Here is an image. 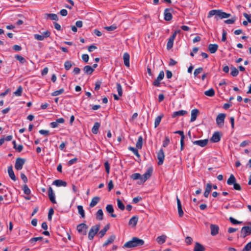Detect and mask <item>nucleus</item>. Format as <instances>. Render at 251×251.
<instances>
[{"instance_id":"nucleus-52","label":"nucleus","mask_w":251,"mask_h":251,"mask_svg":"<svg viewBox=\"0 0 251 251\" xmlns=\"http://www.w3.org/2000/svg\"><path fill=\"white\" fill-rule=\"evenodd\" d=\"M54 213V210L52 208L50 209L49 213H48V219L49 221L51 220L52 216Z\"/></svg>"},{"instance_id":"nucleus-33","label":"nucleus","mask_w":251,"mask_h":251,"mask_svg":"<svg viewBox=\"0 0 251 251\" xmlns=\"http://www.w3.org/2000/svg\"><path fill=\"white\" fill-rule=\"evenodd\" d=\"M13 148L17 150L18 152H20L23 149V146L22 145H16V142L15 140L13 141Z\"/></svg>"},{"instance_id":"nucleus-8","label":"nucleus","mask_w":251,"mask_h":251,"mask_svg":"<svg viewBox=\"0 0 251 251\" xmlns=\"http://www.w3.org/2000/svg\"><path fill=\"white\" fill-rule=\"evenodd\" d=\"M251 234V226H243L241 230L240 237L245 238L247 236H248Z\"/></svg>"},{"instance_id":"nucleus-26","label":"nucleus","mask_w":251,"mask_h":251,"mask_svg":"<svg viewBox=\"0 0 251 251\" xmlns=\"http://www.w3.org/2000/svg\"><path fill=\"white\" fill-rule=\"evenodd\" d=\"M218 48V46L217 44H209L208 45V50L211 53H214L216 52Z\"/></svg>"},{"instance_id":"nucleus-12","label":"nucleus","mask_w":251,"mask_h":251,"mask_svg":"<svg viewBox=\"0 0 251 251\" xmlns=\"http://www.w3.org/2000/svg\"><path fill=\"white\" fill-rule=\"evenodd\" d=\"M48 196L50 200L53 203H56V201L55 200V194L53 192V191L51 187H49L48 190Z\"/></svg>"},{"instance_id":"nucleus-6","label":"nucleus","mask_w":251,"mask_h":251,"mask_svg":"<svg viewBox=\"0 0 251 251\" xmlns=\"http://www.w3.org/2000/svg\"><path fill=\"white\" fill-rule=\"evenodd\" d=\"M25 159L24 158L18 157L16 159L15 164V168L19 171L22 169L23 165L25 163Z\"/></svg>"},{"instance_id":"nucleus-15","label":"nucleus","mask_w":251,"mask_h":251,"mask_svg":"<svg viewBox=\"0 0 251 251\" xmlns=\"http://www.w3.org/2000/svg\"><path fill=\"white\" fill-rule=\"evenodd\" d=\"M221 140V135L219 132H215L213 134L210 139L211 142L213 143H217Z\"/></svg>"},{"instance_id":"nucleus-24","label":"nucleus","mask_w":251,"mask_h":251,"mask_svg":"<svg viewBox=\"0 0 251 251\" xmlns=\"http://www.w3.org/2000/svg\"><path fill=\"white\" fill-rule=\"evenodd\" d=\"M45 18L46 19L50 18L51 20L58 21V17L56 14H49L46 13L45 14Z\"/></svg>"},{"instance_id":"nucleus-20","label":"nucleus","mask_w":251,"mask_h":251,"mask_svg":"<svg viewBox=\"0 0 251 251\" xmlns=\"http://www.w3.org/2000/svg\"><path fill=\"white\" fill-rule=\"evenodd\" d=\"M129 54L127 52H125L123 55L124 64L126 66L128 67L129 66Z\"/></svg>"},{"instance_id":"nucleus-37","label":"nucleus","mask_w":251,"mask_h":251,"mask_svg":"<svg viewBox=\"0 0 251 251\" xmlns=\"http://www.w3.org/2000/svg\"><path fill=\"white\" fill-rule=\"evenodd\" d=\"M163 117V115H161L158 116L155 118V122H154V127L155 128H156V127H157L159 126V125L160 123L161 119Z\"/></svg>"},{"instance_id":"nucleus-39","label":"nucleus","mask_w":251,"mask_h":251,"mask_svg":"<svg viewBox=\"0 0 251 251\" xmlns=\"http://www.w3.org/2000/svg\"><path fill=\"white\" fill-rule=\"evenodd\" d=\"M15 58L22 64H24L26 62L25 59L20 55H16Z\"/></svg>"},{"instance_id":"nucleus-4","label":"nucleus","mask_w":251,"mask_h":251,"mask_svg":"<svg viewBox=\"0 0 251 251\" xmlns=\"http://www.w3.org/2000/svg\"><path fill=\"white\" fill-rule=\"evenodd\" d=\"M153 172L152 167H149L144 174L142 176V182H138V184H141L148 180L151 176Z\"/></svg>"},{"instance_id":"nucleus-35","label":"nucleus","mask_w":251,"mask_h":251,"mask_svg":"<svg viewBox=\"0 0 251 251\" xmlns=\"http://www.w3.org/2000/svg\"><path fill=\"white\" fill-rule=\"evenodd\" d=\"M143 145V138L141 136L138 137V141L136 144V147L137 149H141Z\"/></svg>"},{"instance_id":"nucleus-60","label":"nucleus","mask_w":251,"mask_h":251,"mask_svg":"<svg viewBox=\"0 0 251 251\" xmlns=\"http://www.w3.org/2000/svg\"><path fill=\"white\" fill-rule=\"evenodd\" d=\"M21 179L23 180V181L25 183L28 181V179L26 176L23 173H21Z\"/></svg>"},{"instance_id":"nucleus-57","label":"nucleus","mask_w":251,"mask_h":251,"mask_svg":"<svg viewBox=\"0 0 251 251\" xmlns=\"http://www.w3.org/2000/svg\"><path fill=\"white\" fill-rule=\"evenodd\" d=\"M51 33L50 31L47 30L44 32H43L42 35L43 36L44 38H46L50 37Z\"/></svg>"},{"instance_id":"nucleus-47","label":"nucleus","mask_w":251,"mask_h":251,"mask_svg":"<svg viewBox=\"0 0 251 251\" xmlns=\"http://www.w3.org/2000/svg\"><path fill=\"white\" fill-rule=\"evenodd\" d=\"M174 41L173 40H172L171 39H169L168 41V42H167V49L168 50H170L171 49L173 46V43H174Z\"/></svg>"},{"instance_id":"nucleus-18","label":"nucleus","mask_w":251,"mask_h":251,"mask_svg":"<svg viewBox=\"0 0 251 251\" xmlns=\"http://www.w3.org/2000/svg\"><path fill=\"white\" fill-rule=\"evenodd\" d=\"M199 112V111L197 109H194L191 111L190 119L191 122H193L196 120Z\"/></svg>"},{"instance_id":"nucleus-44","label":"nucleus","mask_w":251,"mask_h":251,"mask_svg":"<svg viewBox=\"0 0 251 251\" xmlns=\"http://www.w3.org/2000/svg\"><path fill=\"white\" fill-rule=\"evenodd\" d=\"M117 205L118 208L120 209L121 210H124L125 209V205L120 199H117Z\"/></svg>"},{"instance_id":"nucleus-28","label":"nucleus","mask_w":251,"mask_h":251,"mask_svg":"<svg viewBox=\"0 0 251 251\" xmlns=\"http://www.w3.org/2000/svg\"><path fill=\"white\" fill-rule=\"evenodd\" d=\"M138 217L133 216L129 221L128 225L131 226L132 227H135L138 222Z\"/></svg>"},{"instance_id":"nucleus-55","label":"nucleus","mask_w":251,"mask_h":251,"mask_svg":"<svg viewBox=\"0 0 251 251\" xmlns=\"http://www.w3.org/2000/svg\"><path fill=\"white\" fill-rule=\"evenodd\" d=\"M116 28H117V26L115 25H112L111 26H106L104 27V28L106 30H107V31H113V30L116 29Z\"/></svg>"},{"instance_id":"nucleus-42","label":"nucleus","mask_w":251,"mask_h":251,"mask_svg":"<svg viewBox=\"0 0 251 251\" xmlns=\"http://www.w3.org/2000/svg\"><path fill=\"white\" fill-rule=\"evenodd\" d=\"M128 150L132 151L133 153L138 157H140V155L138 152V151L137 149H135L134 147H129Z\"/></svg>"},{"instance_id":"nucleus-59","label":"nucleus","mask_w":251,"mask_h":251,"mask_svg":"<svg viewBox=\"0 0 251 251\" xmlns=\"http://www.w3.org/2000/svg\"><path fill=\"white\" fill-rule=\"evenodd\" d=\"M77 158H74L73 159H72L68 162V166H71L73 164H74V163H76L77 162Z\"/></svg>"},{"instance_id":"nucleus-17","label":"nucleus","mask_w":251,"mask_h":251,"mask_svg":"<svg viewBox=\"0 0 251 251\" xmlns=\"http://www.w3.org/2000/svg\"><path fill=\"white\" fill-rule=\"evenodd\" d=\"M7 171L10 178L13 181H16L17 180V177H16L15 174L13 172V167L12 165L8 167Z\"/></svg>"},{"instance_id":"nucleus-51","label":"nucleus","mask_w":251,"mask_h":251,"mask_svg":"<svg viewBox=\"0 0 251 251\" xmlns=\"http://www.w3.org/2000/svg\"><path fill=\"white\" fill-rule=\"evenodd\" d=\"M101 84V81L100 80H98L95 83V90L98 91L100 89V85Z\"/></svg>"},{"instance_id":"nucleus-25","label":"nucleus","mask_w":251,"mask_h":251,"mask_svg":"<svg viewBox=\"0 0 251 251\" xmlns=\"http://www.w3.org/2000/svg\"><path fill=\"white\" fill-rule=\"evenodd\" d=\"M187 113V111L183 110H180L174 112L172 114V118H175L180 116H183Z\"/></svg>"},{"instance_id":"nucleus-48","label":"nucleus","mask_w":251,"mask_h":251,"mask_svg":"<svg viewBox=\"0 0 251 251\" xmlns=\"http://www.w3.org/2000/svg\"><path fill=\"white\" fill-rule=\"evenodd\" d=\"M116 89L118 92V94H122L123 90L121 84L119 83H116Z\"/></svg>"},{"instance_id":"nucleus-53","label":"nucleus","mask_w":251,"mask_h":251,"mask_svg":"<svg viewBox=\"0 0 251 251\" xmlns=\"http://www.w3.org/2000/svg\"><path fill=\"white\" fill-rule=\"evenodd\" d=\"M34 38L38 41H43L44 40L43 36L42 35L35 34L34 35Z\"/></svg>"},{"instance_id":"nucleus-14","label":"nucleus","mask_w":251,"mask_h":251,"mask_svg":"<svg viewBox=\"0 0 251 251\" xmlns=\"http://www.w3.org/2000/svg\"><path fill=\"white\" fill-rule=\"evenodd\" d=\"M208 139L199 140L193 142V144L198 145L201 147H205L208 143Z\"/></svg>"},{"instance_id":"nucleus-34","label":"nucleus","mask_w":251,"mask_h":251,"mask_svg":"<svg viewBox=\"0 0 251 251\" xmlns=\"http://www.w3.org/2000/svg\"><path fill=\"white\" fill-rule=\"evenodd\" d=\"M131 178L133 180L139 179L138 182H142V176L139 173H134L131 176Z\"/></svg>"},{"instance_id":"nucleus-54","label":"nucleus","mask_w":251,"mask_h":251,"mask_svg":"<svg viewBox=\"0 0 251 251\" xmlns=\"http://www.w3.org/2000/svg\"><path fill=\"white\" fill-rule=\"evenodd\" d=\"M235 20H236V19L235 17H234V18H232L230 19H228V20H225L224 21V22H225V23L227 24H232L234 23Z\"/></svg>"},{"instance_id":"nucleus-2","label":"nucleus","mask_w":251,"mask_h":251,"mask_svg":"<svg viewBox=\"0 0 251 251\" xmlns=\"http://www.w3.org/2000/svg\"><path fill=\"white\" fill-rule=\"evenodd\" d=\"M215 16V18L218 17L220 19L227 18L230 16V14L223 12L222 10H212L210 11L207 15L208 18Z\"/></svg>"},{"instance_id":"nucleus-41","label":"nucleus","mask_w":251,"mask_h":251,"mask_svg":"<svg viewBox=\"0 0 251 251\" xmlns=\"http://www.w3.org/2000/svg\"><path fill=\"white\" fill-rule=\"evenodd\" d=\"M73 64L71 61L67 60L64 63V68L66 71H68L72 67Z\"/></svg>"},{"instance_id":"nucleus-38","label":"nucleus","mask_w":251,"mask_h":251,"mask_svg":"<svg viewBox=\"0 0 251 251\" xmlns=\"http://www.w3.org/2000/svg\"><path fill=\"white\" fill-rule=\"evenodd\" d=\"M230 69H231L230 74L232 76H236L238 75L239 71L235 67L232 66L230 68Z\"/></svg>"},{"instance_id":"nucleus-62","label":"nucleus","mask_w":251,"mask_h":251,"mask_svg":"<svg viewBox=\"0 0 251 251\" xmlns=\"http://www.w3.org/2000/svg\"><path fill=\"white\" fill-rule=\"evenodd\" d=\"M89 55L87 54H84L82 55V59L83 60V61L85 62V63L88 62V61L89 60Z\"/></svg>"},{"instance_id":"nucleus-61","label":"nucleus","mask_w":251,"mask_h":251,"mask_svg":"<svg viewBox=\"0 0 251 251\" xmlns=\"http://www.w3.org/2000/svg\"><path fill=\"white\" fill-rule=\"evenodd\" d=\"M243 16L247 19L248 23H251V15H249L246 13H243Z\"/></svg>"},{"instance_id":"nucleus-27","label":"nucleus","mask_w":251,"mask_h":251,"mask_svg":"<svg viewBox=\"0 0 251 251\" xmlns=\"http://www.w3.org/2000/svg\"><path fill=\"white\" fill-rule=\"evenodd\" d=\"M109 227L110 224H108L104 226V227L102 229H101L99 232V235L100 238H102L105 235L106 231L109 229Z\"/></svg>"},{"instance_id":"nucleus-9","label":"nucleus","mask_w":251,"mask_h":251,"mask_svg":"<svg viewBox=\"0 0 251 251\" xmlns=\"http://www.w3.org/2000/svg\"><path fill=\"white\" fill-rule=\"evenodd\" d=\"M226 115L224 113H220L217 116L216 121V124L219 126H224V120Z\"/></svg>"},{"instance_id":"nucleus-5","label":"nucleus","mask_w":251,"mask_h":251,"mask_svg":"<svg viewBox=\"0 0 251 251\" xmlns=\"http://www.w3.org/2000/svg\"><path fill=\"white\" fill-rule=\"evenodd\" d=\"M100 229V226L99 225H96L91 228L88 233V239L90 240L93 239L95 235L98 233Z\"/></svg>"},{"instance_id":"nucleus-19","label":"nucleus","mask_w":251,"mask_h":251,"mask_svg":"<svg viewBox=\"0 0 251 251\" xmlns=\"http://www.w3.org/2000/svg\"><path fill=\"white\" fill-rule=\"evenodd\" d=\"M52 184L55 185L57 187H65L67 186V182L61 179H56L53 182Z\"/></svg>"},{"instance_id":"nucleus-40","label":"nucleus","mask_w":251,"mask_h":251,"mask_svg":"<svg viewBox=\"0 0 251 251\" xmlns=\"http://www.w3.org/2000/svg\"><path fill=\"white\" fill-rule=\"evenodd\" d=\"M77 209H78L79 214L81 215V217L82 218H84L85 217V212H84V210L83 209V206L82 205H78Z\"/></svg>"},{"instance_id":"nucleus-7","label":"nucleus","mask_w":251,"mask_h":251,"mask_svg":"<svg viewBox=\"0 0 251 251\" xmlns=\"http://www.w3.org/2000/svg\"><path fill=\"white\" fill-rule=\"evenodd\" d=\"M87 229L88 226L84 223L79 224L76 227V229L78 233L83 235H86Z\"/></svg>"},{"instance_id":"nucleus-49","label":"nucleus","mask_w":251,"mask_h":251,"mask_svg":"<svg viewBox=\"0 0 251 251\" xmlns=\"http://www.w3.org/2000/svg\"><path fill=\"white\" fill-rule=\"evenodd\" d=\"M203 71V68L202 67H200L198 69H196L194 73V75L195 76H197L199 74L201 73Z\"/></svg>"},{"instance_id":"nucleus-64","label":"nucleus","mask_w":251,"mask_h":251,"mask_svg":"<svg viewBox=\"0 0 251 251\" xmlns=\"http://www.w3.org/2000/svg\"><path fill=\"white\" fill-rule=\"evenodd\" d=\"M114 187V185L112 180H110L108 184V189L109 191H110Z\"/></svg>"},{"instance_id":"nucleus-11","label":"nucleus","mask_w":251,"mask_h":251,"mask_svg":"<svg viewBox=\"0 0 251 251\" xmlns=\"http://www.w3.org/2000/svg\"><path fill=\"white\" fill-rule=\"evenodd\" d=\"M157 157L158 159V165H161L163 164L165 155L162 149H161L157 152Z\"/></svg>"},{"instance_id":"nucleus-21","label":"nucleus","mask_w":251,"mask_h":251,"mask_svg":"<svg viewBox=\"0 0 251 251\" xmlns=\"http://www.w3.org/2000/svg\"><path fill=\"white\" fill-rule=\"evenodd\" d=\"M83 70L84 72L87 75H91L94 71V68H93L92 66L89 65L85 66L83 68Z\"/></svg>"},{"instance_id":"nucleus-63","label":"nucleus","mask_w":251,"mask_h":251,"mask_svg":"<svg viewBox=\"0 0 251 251\" xmlns=\"http://www.w3.org/2000/svg\"><path fill=\"white\" fill-rule=\"evenodd\" d=\"M23 91V88L20 86L18 87L16 91L13 92V94H21Z\"/></svg>"},{"instance_id":"nucleus-1","label":"nucleus","mask_w":251,"mask_h":251,"mask_svg":"<svg viewBox=\"0 0 251 251\" xmlns=\"http://www.w3.org/2000/svg\"><path fill=\"white\" fill-rule=\"evenodd\" d=\"M144 244V241L137 237H133L131 240L126 242L123 246V248H131L137 246H142Z\"/></svg>"},{"instance_id":"nucleus-30","label":"nucleus","mask_w":251,"mask_h":251,"mask_svg":"<svg viewBox=\"0 0 251 251\" xmlns=\"http://www.w3.org/2000/svg\"><path fill=\"white\" fill-rule=\"evenodd\" d=\"M167 237L165 235H162L156 238V241L159 244H162L166 242Z\"/></svg>"},{"instance_id":"nucleus-43","label":"nucleus","mask_w":251,"mask_h":251,"mask_svg":"<svg viewBox=\"0 0 251 251\" xmlns=\"http://www.w3.org/2000/svg\"><path fill=\"white\" fill-rule=\"evenodd\" d=\"M170 143V140L168 136H166L163 141L162 146L164 148L167 147Z\"/></svg>"},{"instance_id":"nucleus-29","label":"nucleus","mask_w":251,"mask_h":251,"mask_svg":"<svg viewBox=\"0 0 251 251\" xmlns=\"http://www.w3.org/2000/svg\"><path fill=\"white\" fill-rule=\"evenodd\" d=\"M100 126V123L98 122H95L92 128V132L93 134H97L98 133L99 129Z\"/></svg>"},{"instance_id":"nucleus-36","label":"nucleus","mask_w":251,"mask_h":251,"mask_svg":"<svg viewBox=\"0 0 251 251\" xmlns=\"http://www.w3.org/2000/svg\"><path fill=\"white\" fill-rule=\"evenodd\" d=\"M103 211L102 209H99L96 213V218L99 220H102L103 219Z\"/></svg>"},{"instance_id":"nucleus-10","label":"nucleus","mask_w":251,"mask_h":251,"mask_svg":"<svg viewBox=\"0 0 251 251\" xmlns=\"http://www.w3.org/2000/svg\"><path fill=\"white\" fill-rule=\"evenodd\" d=\"M173 11L172 8H166L164 10V20L166 21H170L172 19L173 16L171 12Z\"/></svg>"},{"instance_id":"nucleus-58","label":"nucleus","mask_w":251,"mask_h":251,"mask_svg":"<svg viewBox=\"0 0 251 251\" xmlns=\"http://www.w3.org/2000/svg\"><path fill=\"white\" fill-rule=\"evenodd\" d=\"M212 189V185L210 183H207L206 185V187L205 191H206V192L210 193Z\"/></svg>"},{"instance_id":"nucleus-23","label":"nucleus","mask_w":251,"mask_h":251,"mask_svg":"<svg viewBox=\"0 0 251 251\" xmlns=\"http://www.w3.org/2000/svg\"><path fill=\"white\" fill-rule=\"evenodd\" d=\"M116 238V236L114 235H112L108 239L103 243V247H106L107 245L112 243L115 239Z\"/></svg>"},{"instance_id":"nucleus-45","label":"nucleus","mask_w":251,"mask_h":251,"mask_svg":"<svg viewBox=\"0 0 251 251\" xmlns=\"http://www.w3.org/2000/svg\"><path fill=\"white\" fill-rule=\"evenodd\" d=\"M23 190L24 191V193L26 195H29L31 193L30 190L26 184L24 185Z\"/></svg>"},{"instance_id":"nucleus-13","label":"nucleus","mask_w":251,"mask_h":251,"mask_svg":"<svg viewBox=\"0 0 251 251\" xmlns=\"http://www.w3.org/2000/svg\"><path fill=\"white\" fill-rule=\"evenodd\" d=\"M211 230V234L212 236H215L218 234L219 232V227L218 226L214 224H211L210 226Z\"/></svg>"},{"instance_id":"nucleus-56","label":"nucleus","mask_w":251,"mask_h":251,"mask_svg":"<svg viewBox=\"0 0 251 251\" xmlns=\"http://www.w3.org/2000/svg\"><path fill=\"white\" fill-rule=\"evenodd\" d=\"M104 167L105 168V171L107 174L109 173L110 172V164L108 161H106L104 163Z\"/></svg>"},{"instance_id":"nucleus-31","label":"nucleus","mask_w":251,"mask_h":251,"mask_svg":"<svg viewBox=\"0 0 251 251\" xmlns=\"http://www.w3.org/2000/svg\"><path fill=\"white\" fill-rule=\"evenodd\" d=\"M204 247L200 243L197 242L194 249V251H204Z\"/></svg>"},{"instance_id":"nucleus-16","label":"nucleus","mask_w":251,"mask_h":251,"mask_svg":"<svg viewBox=\"0 0 251 251\" xmlns=\"http://www.w3.org/2000/svg\"><path fill=\"white\" fill-rule=\"evenodd\" d=\"M176 201H177V210L179 217H182L183 216L184 212L182 208V205L181 203L180 200L178 199V198L176 197Z\"/></svg>"},{"instance_id":"nucleus-3","label":"nucleus","mask_w":251,"mask_h":251,"mask_svg":"<svg viewBox=\"0 0 251 251\" xmlns=\"http://www.w3.org/2000/svg\"><path fill=\"white\" fill-rule=\"evenodd\" d=\"M227 184L229 185H233L234 189L238 191L241 190V187L239 184L236 183V179L233 174L230 175L227 180Z\"/></svg>"},{"instance_id":"nucleus-50","label":"nucleus","mask_w":251,"mask_h":251,"mask_svg":"<svg viewBox=\"0 0 251 251\" xmlns=\"http://www.w3.org/2000/svg\"><path fill=\"white\" fill-rule=\"evenodd\" d=\"M229 220L232 224H234V225H237V224H241L242 223L241 222H239L231 217H229Z\"/></svg>"},{"instance_id":"nucleus-46","label":"nucleus","mask_w":251,"mask_h":251,"mask_svg":"<svg viewBox=\"0 0 251 251\" xmlns=\"http://www.w3.org/2000/svg\"><path fill=\"white\" fill-rule=\"evenodd\" d=\"M242 251H251V241L246 244Z\"/></svg>"},{"instance_id":"nucleus-22","label":"nucleus","mask_w":251,"mask_h":251,"mask_svg":"<svg viewBox=\"0 0 251 251\" xmlns=\"http://www.w3.org/2000/svg\"><path fill=\"white\" fill-rule=\"evenodd\" d=\"M106 210L109 213L111 214L110 216L112 217H113V218L116 217V216H117L116 215L113 213L114 212V208H113L112 205H111V204L107 205V206H106Z\"/></svg>"},{"instance_id":"nucleus-32","label":"nucleus","mask_w":251,"mask_h":251,"mask_svg":"<svg viewBox=\"0 0 251 251\" xmlns=\"http://www.w3.org/2000/svg\"><path fill=\"white\" fill-rule=\"evenodd\" d=\"M100 198L99 197H95L92 199L90 203L91 207H94L100 201Z\"/></svg>"}]
</instances>
